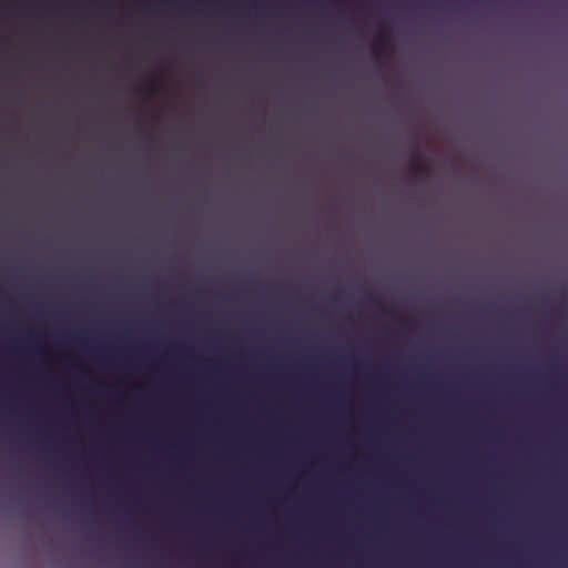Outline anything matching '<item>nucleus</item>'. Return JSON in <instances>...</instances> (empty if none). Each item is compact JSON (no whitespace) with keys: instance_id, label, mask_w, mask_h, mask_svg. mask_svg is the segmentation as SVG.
Wrapping results in <instances>:
<instances>
[{"instance_id":"obj_1","label":"nucleus","mask_w":568,"mask_h":568,"mask_svg":"<svg viewBox=\"0 0 568 568\" xmlns=\"http://www.w3.org/2000/svg\"><path fill=\"white\" fill-rule=\"evenodd\" d=\"M409 168L415 176L427 179L429 176V166L427 165L426 158L420 153H415Z\"/></svg>"},{"instance_id":"obj_2","label":"nucleus","mask_w":568,"mask_h":568,"mask_svg":"<svg viewBox=\"0 0 568 568\" xmlns=\"http://www.w3.org/2000/svg\"><path fill=\"white\" fill-rule=\"evenodd\" d=\"M136 90L138 91H143V92H146V93H155L158 91L156 79L153 78L151 80V82L145 84V85H138Z\"/></svg>"},{"instance_id":"obj_3","label":"nucleus","mask_w":568,"mask_h":568,"mask_svg":"<svg viewBox=\"0 0 568 568\" xmlns=\"http://www.w3.org/2000/svg\"><path fill=\"white\" fill-rule=\"evenodd\" d=\"M387 43H388L387 36L384 34V33H379V36H378V44L382 45V47H385V45H387Z\"/></svg>"},{"instance_id":"obj_4","label":"nucleus","mask_w":568,"mask_h":568,"mask_svg":"<svg viewBox=\"0 0 568 568\" xmlns=\"http://www.w3.org/2000/svg\"><path fill=\"white\" fill-rule=\"evenodd\" d=\"M374 52L376 55H379L378 47H374Z\"/></svg>"}]
</instances>
